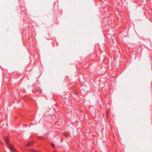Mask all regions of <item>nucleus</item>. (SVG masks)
I'll list each match as a JSON object with an SVG mask.
<instances>
[{
    "label": "nucleus",
    "mask_w": 152,
    "mask_h": 152,
    "mask_svg": "<svg viewBox=\"0 0 152 152\" xmlns=\"http://www.w3.org/2000/svg\"><path fill=\"white\" fill-rule=\"evenodd\" d=\"M51 145L53 148L55 147V145L53 143H51Z\"/></svg>",
    "instance_id": "39448f33"
},
{
    "label": "nucleus",
    "mask_w": 152,
    "mask_h": 152,
    "mask_svg": "<svg viewBox=\"0 0 152 152\" xmlns=\"http://www.w3.org/2000/svg\"><path fill=\"white\" fill-rule=\"evenodd\" d=\"M64 135L66 136H68L69 135V134L66 133H64Z\"/></svg>",
    "instance_id": "7ed1b4c3"
},
{
    "label": "nucleus",
    "mask_w": 152,
    "mask_h": 152,
    "mask_svg": "<svg viewBox=\"0 0 152 152\" xmlns=\"http://www.w3.org/2000/svg\"><path fill=\"white\" fill-rule=\"evenodd\" d=\"M54 152H56V151H54Z\"/></svg>",
    "instance_id": "423d86ee"
},
{
    "label": "nucleus",
    "mask_w": 152,
    "mask_h": 152,
    "mask_svg": "<svg viewBox=\"0 0 152 152\" xmlns=\"http://www.w3.org/2000/svg\"><path fill=\"white\" fill-rule=\"evenodd\" d=\"M31 152H38L37 151H35L34 149H32L30 150Z\"/></svg>",
    "instance_id": "20e7f679"
},
{
    "label": "nucleus",
    "mask_w": 152,
    "mask_h": 152,
    "mask_svg": "<svg viewBox=\"0 0 152 152\" xmlns=\"http://www.w3.org/2000/svg\"><path fill=\"white\" fill-rule=\"evenodd\" d=\"M4 140L6 142L8 145L9 147L10 150H11L13 152H17L16 151L14 145L9 143V140L8 137H4Z\"/></svg>",
    "instance_id": "f257e3e1"
},
{
    "label": "nucleus",
    "mask_w": 152,
    "mask_h": 152,
    "mask_svg": "<svg viewBox=\"0 0 152 152\" xmlns=\"http://www.w3.org/2000/svg\"><path fill=\"white\" fill-rule=\"evenodd\" d=\"M33 143V141H31L28 143L27 145V146L28 147H29Z\"/></svg>",
    "instance_id": "f03ea898"
}]
</instances>
